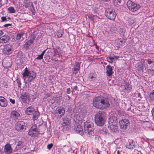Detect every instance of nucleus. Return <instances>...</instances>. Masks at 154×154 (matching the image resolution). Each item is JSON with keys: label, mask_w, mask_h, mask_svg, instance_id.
Segmentation results:
<instances>
[{"label": "nucleus", "mask_w": 154, "mask_h": 154, "mask_svg": "<svg viewBox=\"0 0 154 154\" xmlns=\"http://www.w3.org/2000/svg\"><path fill=\"white\" fill-rule=\"evenodd\" d=\"M117 154H120V151L119 150L117 151Z\"/></svg>", "instance_id": "55"}, {"label": "nucleus", "mask_w": 154, "mask_h": 154, "mask_svg": "<svg viewBox=\"0 0 154 154\" xmlns=\"http://www.w3.org/2000/svg\"><path fill=\"white\" fill-rule=\"evenodd\" d=\"M22 75L25 84H27L28 82H32L35 79L36 76L35 72L29 70L27 68L24 69V71Z\"/></svg>", "instance_id": "2"}, {"label": "nucleus", "mask_w": 154, "mask_h": 154, "mask_svg": "<svg viewBox=\"0 0 154 154\" xmlns=\"http://www.w3.org/2000/svg\"><path fill=\"white\" fill-rule=\"evenodd\" d=\"M84 128L85 131L88 133L89 136L94 134V124L92 122L86 121L85 122Z\"/></svg>", "instance_id": "5"}, {"label": "nucleus", "mask_w": 154, "mask_h": 154, "mask_svg": "<svg viewBox=\"0 0 154 154\" xmlns=\"http://www.w3.org/2000/svg\"><path fill=\"white\" fill-rule=\"evenodd\" d=\"M117 119L116 117L112 116L110 117L109 119L108 128L111 132H115L118 129Z\"/></svg>", "instance_id": "4"}, {"label": "nucleus", "mask_w": 154, "mask_h": 154, "mask_svg": "<svg viewBox=\"0 0 154 154\" xmlns=\"http://www.w3.org/2000/svg\"><path fill=\"white\" fill-rule=\"evenodd\" d=\"M78 88V87L76 85H75L74 86L73 88V89L74 90H77Z\"/></svg>", "instance_id": "46"}, {"label": "nucleus", "mask_w": 154, "mask_h": 154, "mask_svg": "<svg viewBox=\"0 0 154 154\" xmlns=\"http://www.w3.org/2000/svg\"><path fill=\"white\" fill-rule=\"evenodd\" d=\"M66 92L67 94H69L71 93V89L70 88H68L67 89Z\"/></svg>", "instance_id": "43"}, {"label": "nucleus", "mask_w": 154, "mask_h": 154, "mask_svg": "<svg viewBox=\"0 0 154 154\" xmlns=\"http://www.w3.org/2000/svg\"><path fill=\"white\" fill-rule=\"evenodd\" d=\"M99 1H103V0H98Z\"/></svg>", "instance_id": "58"}, {"label": "nucleus", "mask_w": 154, "mask_h": 154, "mask_svg": "<svg viewBox=\"0 0 154 154\" xmlns=\"http://www.w3.org/2000/svg\"><path fill=\"white\" fill-rule=\"evenodd\" d=\"M65 113V110L63 107H58V114H60V116L63 115Z\"/></svg>", "instance_id": "28"}, {"label": "nucleus", "mask_w": 154, "mask_h": 154, "mask_svg": "<svg viewBox=\"0 0 154 154\" xmlns=\"http://www.w3.org/2000/svg\"><path fill=\"white\" fill-rule=\"evenodd\" d=\"M150 100H154V90L152 91L150 93Z\"/></svg>", "instance_id": "34"}, {"label": "nucleus", "mask_w": 154, "mask_h": 154, "mask_svg": "<svg viewBox=\"0 0 154 154\" xmlns=\"http://www.w3.org/2000/svg\"><path fill=\"white\" fill-rule=\"evenodd\" d=\"M35 38V37H33L30 40L28 41V42L29 44H32L33 43Z\"/></svg>", "instance_id": "35"}, {"label": "nucleus", "mask_w": 154, "mask_h": 154, "mask_svg": "<svg viewBox=\"0 0 154 154\" xmlns=\"http://www.w3.org/2000/svg\"><path fill=\"white\" fill-rule=\"evenodd\" d=\"M124 86V88L127 91H130L131 88L130 84L129 83H126L125 85H122V86Z\"/></svg>", "instance_id": "32"}, {"label": "nucleus", "mask_w": 154, "mask_h": 154, "mask_svg": "<svg viewBox=\"0 0 154 154\" xmlns=\"http://www.w3.org/2000/svg\"><path fill=\"white\" fill-rule=\"evenodd\" d=\"M93 105L97 109H104L108 108L110 104L107 98L100 96L93 98Z\"/></svg>", "instance_id": "1"}, {"label": "nucleus", "mask_w": 154, "mask_h": 154, "mask_svg": "<svg viewBox=\"0 0 154 154\" xmlns=\"http://www.w3.org/2000/svg\"><path fill=\"white\" fill-rule=\"evenodd\" d=\"M35 111L34 107L32 106L28 107L26 110V113L28 115L32 114Z\"/></svg>", "instance_id": "20"}, {"label": "nucleus", "mask_w": 154, "mask_h": 154, "mask_svg": "<svg viewBox=\"0 0 154 154\" xmlns=\"http://www.w3.org/2000/svg\"><path fill=\"white\" fill-rule=\"evenodd\" d=\"M135 146V143L134 142L131 141H130L128 144L126 146V147L129 149H133Z\"/></svg>", "instance_id": "25"}, {"label": "nucleus", "mask_w": 154, "mask_h": 154, "mask_svg": "<svg viewBox=\"0 0 154 154\" xmlns=\"http://www.w3.org/2000/svg\"><path fill=\"white\" fill-rule=\"evenodd\" d=\"M119 57V56L113 55V56H109L106 58L107 61L110 63H112L115 60L118 59Z\"/></svg>", "instance_id": "18"}, {"label": "nucleus", "mask_w": 154, "mask_h": 154, "mask_svg": "<svg viewBox=\"0 0 154 154\" xmlns=\"http://www.w3.org/2000/svg\"><path fill=\"white\" fill-rule=\"evenodd\" d=\"M90 78H91V79H93L94 78V77L93 76H92L91 77L90 76Z\"/></svg>", "instance_id": "56"}, {"label": "nucleus", "mask_w": 154, "mask_h": 154, "mask_svg": "<svg viewBox=\"0 0 154 154\" xmlns=\"http://www.w3.org/2000/svg\"><path fill=\"white\" fill-rule=\"evenodd\" d=\"M106 69L107 75L109 77L111 76L113 72L112 67L110 65H108L106 66Z\"/></svg>", "instance_id": "17"}, {"label": "nucleus", "mask_w": 154, "mask_h": 154, "mask_svg": "<svg viewBox=\"0 0 154 154\" xmlns=\"http://www.w3.org/2000/svg\"><path fill=\"white\" fill-rule=\"evenodd\" d=\"M125 31L124 27L121 26L118 27L117 28V32L119 33L122 35H123Z\"/></svg>", "instance_id": "21"}, {"label": "nucleus", "mask_w": 154, "mask_h": 154, "mask_svg": "<svg viewBox=\"0 0 154 154\" xmlns=\"http://www.w3.org/2000/svg\"><path fill=\"white\" fill-rule=\"evenodd\" d=\"M46 51V50H45L43 51L36 58V59L37 60H41L43 58V56L45 53Z\"/></svg>", "instance_id": "31"}, {"label": "nucleus", "mask_w": 154, "mask_h": 154, "mask_svg": "<svg viewBox=\"0 0 154 154\" xmlns=\"http://www.w3.org/2000/svg\"><path fill=\"white\" fill-rule=\"evenodd\" d=\"M10 101L13 104H14L15 103V100L14 99L11 98L10 99Z\"/></svg>", "instance_id": "41"}, {"label": "nucleus", "mask_w": 154, "mask_h": 154, "mask_svg": "<svg viewBox=\"0 0 154 154\" xmlns=\"http://www.w3.org/2000/svg\"><path fill=\"white\" fill-rule=\"evenodd\" d=\"M17 57H18V58H20V57H19V56H18V55H17Z\"/></svg>", "instance_id": "59"}, {"label": "nucleus", "mask_w": 154, "mask_h": 154, "mask_svg": "<svg viewBox=\"0 0 154 154\" xmlns=\"http://www.w3.org/2000/svg\"><path fill=\"white\" fill-rule=\"evenodd\" d=\"M98 154H100L99 152H98Z\"/></svg>", "instance_id": "60"}, {"label": "nucleus", "mask_w": 154, "mask_h": 154, "mask_svg": "<svg viewBox=\"0 0 154 154\" xmlns=\"http://www.w3.org/2000/svg\"><path fill=\"white\" fill-rule=\"evenodd\" d=\"M12 151V149L9 144H7L5 146L4 152L5 154H10Z\"/></svg>", "instance_id": "15"}, {"label": "nucleus", "mask_w": 154, "mask_h": 154, "mask_svg": "<svg viewBox=\"0 0 154 154\" xmlns=\"http://www.w3.org/2000/svg\"><path fill=\"white\" fill-rule=\"evenodd\" d=\"M127 6L128 9L132 12L137 11L140 7V5L135 4L130 0L128 1Z\"/></svg>", "instance_id": "6"}, {"label": "nucleus", "mask_w": 154, "mask_h": 154, "mask_svg": "<svg viewBox=\"0 0 154 154\" xmlns=\"http://www.w3.org/2000/svg\"><path fill=\"white\" fill-rule=\"evenodd\" d=\"M80 67V65L78 63H76L75 64L74 68L73 69V72L75 74L76 73L78 72Z\"/></svg>", "instance_id": "23"}, {"label": "nucleus", "mask_w": 154, "mask_h": 154, "mask_svg": "<svg viewBox=\"0 0 154 154\" xmlns=\"http://www.w3.org/2000/svg\"><path fill=\"white\" fill-rule=\"evenodd\" d=\"M8 11L11 13H14L16 12L15 10L13 7L11 6L10 7L8 8Z\"/></svg>", "instance_id": "33"}, {"label": "nucleus", "mask_w": 154, "mask_h": 154, "mask_svg": "<svg viewBox=\"0 0 154 154\" xmlns=\"http://www.w3.org/2000/svg\"><path fill=\"white\" fill-rule=\"evenodd\" d=\"M2 22H4L7 20V19L5 17H1Z\"/></svg>", "instance_id": "42"}, {"label": "nucleus", "mask_w": 154, "mask_h": 154, "mask_svg": "<svg viewBox=\"0 0 154 154\" xmlns=\"http://www.w3.org/2000/svg\"><path fill=\"white\" fill-rule=\"evenodd\" d=\"M140 93L138 94V96H140Z\"/></svg>", "instance_id": "57"}, {"label": "nucleus", "mask_w": 154, "mask_h": 154, "mask_svg": "<svg viewBox=\"0 0 154 154\" xmlns=\"http://www.w3.org/2000/svg\"><path fill=\"white\" fill-rule=\"evenodd\" d=\"M29 45H26V46H24V48H29Z\"/></svg>", "instance_id": "50"}, {"label": "nucleus", "mask_w": 154, "mask_h": 154, "mask_svg": "<svg viewBox=\"0 0 154 154\" xmlns=\"http://www.w3.org/2000/svg\"><path fill=\"white\" fill-rule=\"evenodd\" d=\"M9 37L8 35H4L0 38V43H5L8 41Z\"/></svg>", "instance_id": "19"}, {"label": "nucleus", "mask_w": 154, "mask_h": 154, "mask_svg": "<svg viewBox=\"0 0 154 154\" xmlns=\"http://www.w3.org/2000/svg\"><path fill=\"white\" fill-rule=\"evenodd\" d=\"M105 15L109 19L113 20L115 19L116 14L114 11L112 10H108L106 11Z\"/></svg>", "instance_id": "11"}, {"label": "nucleus", "mask_w": 154, "mask_h": 154, "mask_svg": "<svg viewBox=\"0 0 154 154\" xmlns=\"http://www.w3.org/2000/svg\"><path fill=\"white\" fill-rule=\"evenodd\" d=\"M25 124L23 121L17 122L15 125V128L17 131H21L25 129Z\"/></svg>", "instance_id": "9"}, {"label": "nucleus", "mask_w": 154, "mask_h": 154, "mask_svg": "<svg viewBox=\"0 0 154 154\" xmlns=\"http://www.w3.org/2000/svg\"><path fill=\"white\" fill-rule=\"evenodd\" d=\"M32 114V119L35 120L37 119L39 115V113L38 111H35Z\"/></svg>", "instance_id": "27"}, {"label": "nucleus", "mask_w": 154, "mask_h": 154, "mask_svg": "<svg viewBox=\"0 0 154 154\" xmlns=\"http://www.w3.org/2000/svg\"><path fill=\"white\" fill-rule=\"evenodd\" d=\"M8 104L7 100L4 97L0 96V106L2 107H6Z\"/></svg>", "instance_id": "14"}, {"label": "nucleus", "mask_w": 154, "mask_h": 154, "mask_svg": "<svg viewBox=\"0 0 154 154\" xmlns=\"http://www.w3.org/2000/svg\"><path fill=\"white\" fill-rule=\"evenodd\" d=\"M147 61L148 64L149 65L151 64H152L153 62L150 59H148L147 60Z\"/></svg>", "instance_id": "40"}, {"label": "nucleus", "mask_w": 154, "mask_h": 154, "mask_svg": "<svg viewBox=\"0 0 154 154\" xmlns=\"http://www.w3.org/2000/svg\"><path fill=\"white\" fill-rule=\"evenodd\" d=\"M76 131L77 133H79L81 135H82L84 134L82 127L80 125H78L76 128Z\"/></svg>", "instance_id": "24"}, {"label": "nucleus", "mask_w": 154, "mask_h": 154, "mask_svg": "<svg viewBox=\"0 0 154 154\" xmlns=\"http://www.w3.org/2000/svg\"><path fill=\"white\" fill-rule=\"evenodd\" d=\"M125 41V40L117 39L115 41L116 46L119 48H121L124 45Z\"/></svg>", "instance_id": "13"}, {"label": "nucleus", "mask_w": 154, "mask_h": 154, "mask_svg": "<svg viewBox=\"0 0 154 154\" xmlns=\"http://www.w3.org/2000/svg\"><path fill=\"white\" fill-rule=\"evenodd\" d=\"M119 124L121 128L125 130L129 125V121L128 119H122L119 122Z\"/></svg>", "instance_id": "10"}, {"label": "nucleus", "mask_w": 154, "mask_h": 154, "mask_svg": "<svg viewBox=\"0 0 154 154\" xmlns=\"http://www.w3.org/2000/svg\"><path fill=\"white\" fill-rule=\"evenodd\" d=\"M31 1V0H24V2H29Z\"/></svg>", "instance_id": "53"}, {"label": "nucleus", "mask_w": 154, "mask_h": 154, "mask_svg": "<svg viewBox=\"0 0 154 154\" xmlns=\"http://www.w3.org/2000/svg\"><path fill=\"white\" fill-rule=\"evenodd\" d=\"M69 121L67 118H62L60 121L61 124L63 126H66L68 125L69 123Z\"/></svg>", "instance_id": "22"}, {"label": "nucleus", "mask_w": 154, "mask_h": 154, "mask_svg": "<svg viewBox=\"0 0 154 154\" xmlns=\"http://www.w3.org/2000/svg\"><path fill=\"white\" fill-rule=\"evenodd\" d=\"M24 5L23 6L26 8H27L29 7L30 6H31L32 8L34 9V7L33 6V3L31 1L29 2H23Z\"/></svg>", "instance_id": "26"}, {"label": "nucleus", "mask_w": 154, "mask_h": 154, "mask_svg": "<svg viewBox=\"0 0 154 154\" xmlns=\"http://www.w3.org/2000/svg\"><path fill=\"white\" fill-rule=\"evenodd\" d=\"M11 25V24H5L4 25V26L5 27H8V26H10Z\"/></svg>", "instance_id": "47"}, {"label": "nucleus", "mask_w": 154, "mask_h": 154, "mask_svg": "<svg viewBox=\"0 0 154 154\" xmlns=\"http://www.w3.org/2000/svg\"><path fill=\"white\" fill-rule=\"evenodd\" d=\"M22 142L21 141H20L18 142V144L17 145V146H20L19 147L20 148L22 147V146H21V144H22Z\"/></svg>", "instance_id": "44"}, {"label": "nucleus", "mask_w": 154, "mask_h": 154, "mask_svg": "<svg viewBox=\"0 0 154 154\" xmlns=\"http://www.w3.org/2000/svg\"><path fill=\"white\" fill-rule=\"evenodd\" d=\"M12 46L9 45H6L3 50V53L5 54L9 55L12 52Z\"/></svg>", "instance_id": "12"}, {"label": "nucleus", "mask_w": 154, "mask_h": 154, "mask_svg": "<svg viewBox=\"0 0 154 154\" xmlns=\"http://www.w3.org/2000/svg\"><path fill=\"white\" fill-rule=\"evenodd\" d=\"M114 5L116 6L119 4V0H113Z\"/></svg>", "instance_id": "38"}, {"label": "nucleus", "mask_w": 154, "mask_h": 154, "mask_svg": "<svg viewBox=\"0 0 154 154\" xmlns=\"http://www.w3.org/2000/svg\"><path fill=\"white\" fill-rule=\"evenodd\" d=\"M88 17L91 20L94 21V16L92 15H88Z\"/></svg>", "instance_id": "37"}, {"label": "nucleus", "mask_w": 154, "mask_h": 154, "mask_svg": "<svg viewBox=\"0 0 154 154\" xmlns=\"http://www.w3.org/2000/svg\"><path fill=\"white\" fill-rule=\"evenodd\" d=\"M115 24H112V25L111 26L110 28L111 31L114 33H117V28L115 26Z\"/></svg>", "instance_id": "30"}, {"label": "nucleus", "mask_w": 154, "mask_h": 154, "mask_svg": "<svg viewBox=\"0 0 154 154\" xmlns=\"http://www.w3.org/2000/svg\"><path fill=\"white\" fill-rule=\"evenodd\" d=\"M152 113L153 116V117H154V107L153 108L152 110Z\"/></svg>", "instance_id": "45"}, {"label": "nucleus", "mask_w": 154, "mask_h": 154, "mask_svg": "<svg viewBox=\"0 0 154 154\" xmlns=\"http://www.w3.org/2000/svg\"><path fill=\"white\" fill-rule=\"evenodd\" d=\"M23 34V32L18 33L17 35L16 39L17 40H20L22 41L23 39L22 38Z\"/></svg>", "instance_id": "29"}, {"label": "nucleus", "mask_w": 154, "mask_h": 154, "mask_svg": "<svg viewBox=\"0 0 154 154\" xmlns=\"http://www.w3.org/2000/svg\"><path fill=\"white\" fill-rule=\"evenodd\" d=\"M63 34V33H61L60 34V35H58V37H61L62 36Z\"/></svg>", "instance_id": "52"}, {"label": "nucleus", "mask_w": 154, "mask_h": 154, "mask_svg": "<svg viewBox=\"0 0 154 154\" xmlns=\"http://www.w3.org/2000/svg\"><path fill=\"white\" fill-rule=\"evenodd\" d=\"M94 118L95 124L99 126H102L106 120L105 113L101 111H99L95 114Z\"/></svg>", "instance_id": "3"}, {"label": "nucleus", "mask_w": 154, "mask_h": 154, "mask_svg": "<svg viewBox=\"0 0 154 154\" xmlns=\"http://www.w3.org/2000/svg\"><path fill=\"white\" fill-rule=\"evenodd\" d=\"M110 0H103V1L104 2H108L110 1Z\"/></svg>", "instance_id": "54"}, {"label": "nucleus", "mask_w": 154, "mask_h": 154, "mask_svg": "<svg viewBox=\"0 0 154 154\" xmlns=\"http://www.w3.org/2000/svg\"><path fill=\"white\" fill-rule=\"evenodd\" d=\"M22 53L21 52H18V54L19 55H20V56H21L22 55Z\"/></svg>", "instance_id": "51"}, {"label": "nucleus", "mask_w": 154, "mask_h": 154, "mask_svg": "<svg viewBox=\"0 0 154 154\" xmlns=\"http://www.w3.org/2000/svg\"><path fill=\"white\" fill-rule=\"evenodd\" d=\"M39 132L37 128L36 125H34L30 129L28 133V135L32 137L38 136L39 135Z\"/></svg>", "instance_id": "7"}, {"label": "nucleus", "mask_w": 154, "mask_h": 154, "mask_svg": "<svg viewBox=\"0 0 154 154\" xmlns=\"http://www.w3.org/2000/svg\"><path fill=\"white\" fill-rule=\"evenodd\" d=\"M27 45H30V44H29L28 42V41L26 42L24 46H26Z\"/></svg>", "instance_id": "49"}, {"label": "nucleus", "mask_w": 154, "mask_h": 154, "mask_svg": "<svg viewBox=\"0 0 154 154\" xmlns=\"http://www.w3.org/2000/svg\"><path fill=\"white\" fill-rule=\"evenodd\" d=\"M20 115V113L15 111H13L11 113V117L14 120L17 119Z\"/></svg>", "instance_id": "16"}, {"label": "nucleus", "mask_w": 154, "mask_h": 154, "mask_svg": "<svg viewBox=\"0 0 154 154\" xmlns=\"http://www.w3.org/2000/svg\"><path fill=\"white\" fill-rule=\"evenodd\" d=\"M53 145L52 143L49 144L47 145V148L48 149H50L53 146Z\"/></svg>", "instance_id": "39"}, {"label": "nucleus", "mask_w": 154, "mask_h": 154, "mask_svg": "<svg viewBox=\"0 0 154 154\" xmlns=\"http://www.w3.org/2000/svg\"><path fill=\"white\" fill-rule=\"evenodd\" d=\"M3 34V32L1 30H0V36H1Z\"/></svg>", "instance_id": "48"}, {"label": "nucleus", "mask_w": 154, "mask_h": 154, "mask_svg": "<svg viewBox=\"0 0 154 154\" xmlns=\"http://www.w3.org/2000/svg\"><path fill=\"white\" fill-rule=\"evenodd\" d=\"M30 95L28 93H22L20 96V99L24 103H28L30 101Z\"/></svg>", "instance_id": "8"}, {"label": "nucleus", "mask_w": 154, "mask_h": 154, "mask_svg": "<svg viewBox=\"0 0 154 154\" xmlns=\"http://www.w3.org/2000/svg\"><path fill=\"white\" fill-rule=\"evenodd\" d=\"M16 82L18 84V87L20 88V85L21 84V83L20 82V80L19 79H17L16 80Z\"/></svg>", "instance_id": "36"}]
</instances>
